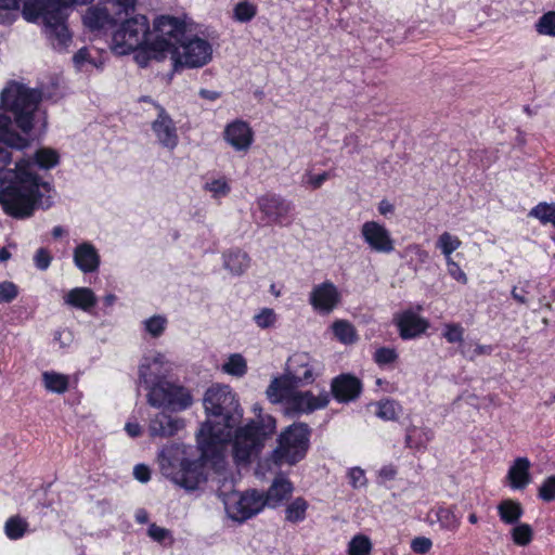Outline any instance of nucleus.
Here are the masks:
<instances>
[{
    "label": "nucleus",
    "instance_id": "obj_1",
    "mask_svg": "<svg viewBox=\"0 0 555 555\" xmlns=\"http://www.w3.org/2000/svg\"><path fill=\"white\" fill-rule=\"evenodd\" d=\"M12 160L10 150L0 146V206L14 219L25 220L39 209L51 207L49 194L53 186L33 170L34 166L49 170L60 164V154L51 147H40L29 158H21L14 168H7Z\"/></svg>",
    "mask_w": 555,
    "mask_h": 555
},
{
    "label": "nucleus",
    "instance_id": "obj_2",
    "mask_svg": "<svg viewBox=\"0 0 555 555\" xmlns=\"http://www.w3.org/2000/svg\"><path fill=\"white\" fill-rule=\"evenodd\" d=\"M208 420L196 434V442L203 459L215 456L223 442L243 417L236 393L228 385H215L204 396Z\"/></svg>",
    "mask_w": 555,
    "mask_h": 555
},
{
    "label": "nucleus",
    "instance_id": "obj_3",
    "mask_svg": "<svg viewBox=\"0 0 555 555\" xmlns=\"http://www.w3.org/2000/svg\"><path fill=\"white\" fill-rule=\"evenodd\" d=\"M155 364L139 366L140 383L147 389V402L154 408H165L173 412L184 411L193 403L191 391L183 385L170 382Z\"/></svg>",
    "mask_w": 555,
    "mask_h": 555
},
{
    "label": "nucleus",
    "instance_id": "obj_4",
    "mask_svg": "<svg viewBox=\"0 0 555 555\" xmlns=\"http://www.w3.org/2000/svg\"><path fill=\"white\" fill-rule=\"evenodd\" d=\"M41 93L15 80H10L0 92V108L13 115L16 127L25 134L34 128L35 114Z\"/></svg>",
    "mask_w": 555,
    "mask_h": 555
},
{
    "label": "nucleus",
    "instance_id": "obj_5",
    "mask_svg": "<svg viewBox=\"0 0 555 555\" xmlns=\"http://www.w3.org/2000/svg\"><path fill=\"white\" fill-rule=\"evenodd\" d=\"M276 421L271 415H259L235 430L233 453L237 462L247 463L263 449L266 441L275 433Z\"/></svg>",
    "mask_w": 555,
    "mask_h": 555
},
{
    "label": "nucleus",
    "instance_id": "obj_6",
    "mask_svg": "<svg viewBox=\"0 0 555 555\" xmlns=\"http://www.w3.org/2000/svg\"><path fill=\"white\" fill-rule=\"evenodd\" d=\"M310 438L311 428L307 423L291 424L279 435L278 444L270 455L271 462L278 467L298 464L307 456Z\"/></svg>",
    "mask_w": 555,
    "mask_h": 555
},
{
    "label": "nucleus",
    "instance_id": "obj_7",
    "mask_svg": "<svg viewBox=\"0 0 555 555\" xmlns=\"http://www.w3.org/2000/svg\"><path fill=\"white\" fill-rule=\"evenodd\" d=\"M173 451L172 448L162 451L163 469L176 485L188 491L196 490L207 479L204 463L201 460L178 459L173 455Z\"/></svg>",
    "mask_w": 555,
    "mask_h": 555
},
{
    "label": "nucleus",
    "instance_id": "obj_8",
    "mask_svg": "<svg viewBox=\"0 0 555 555\" xmlns=\"http://www.w3.org/2000/svg\"><path fill=\"white\" fill-rule=\"evenodd\" d=\"M152 31L150 22L145 15L138 14L125 20L113 34V42L119 49V53L127 54L135 50L151 54L150 43Z\"/></svg>",
    "mask_w": 555,
    "mask_h": 555
},
{
    "label": "nucleus",
    "instance_id": "obj_9",
    "mask_svg": "<svg viewBox=\"0 0 555 555\" xmlns=\"http://www.w3.org/2000/svg\"><path fill=\"white\" fill-rule=\"evenodd\" d=\"M185 37L186 25L182 20L162 15L154 21L150 52L155 59L165 57L167 53L176 52Z\"/></svg>",
    "mask_w": 555,
    "mask_h": 555
},
{
    "label": "nucleus",
    "instance_id": "obj_10",
    "mask_svg": "<svg viewBox=\"0 0 555 555\" xmlns=\"http://www.w3.org/2000/svg\"><path fill=\"white\" fill-rule=\"evenodd\" d=\"M70 5L74 4L67 3V0H36L24 4L23 14L30 22L42 17L44 30L57 29L67 25L64 9Z\"/></svg>",
    "mask_w": 555,
    "mask_h": 555
},
{
    "label": "nucleus",
    "instance_id": "obj_11",
    "mask_svg": "<svg viewBox=\"0 0 555 555\" xmlns=\"http://www.w3.org/2000/svg\"><path fill=\"white\" fill-rule=\"evenodd\" d=\"M170 54L175 56L177 64L195 68L206 65L211 60L212 48L205 39L196 36L191 39H186L185 37L178 44V50Z\"/></svg>",
    "mask_w": 555,
    "mask_h": 555
},
{
    "label": "nucleus",
    "instance_id": "obj_12",
    "mask_svg": "<svg viewBox=\"0 0 555 555\" xmlns=\"http://www.w3.org/2000/svg\"><path fill=\"white\" fill-rule=\"evenodd\" d=\"M330 397L340 404L357 401L364 389L363 382L352 373H340L330 384Z\"/></svg>",
    "mask_w": 555,
    "mask_h": 555
},
{
    "label": "nucleus",
    "instance_id": "obj_13",
    "mask_svg": "<svg viewBox=\"0 0 555 555\" xmlns=\"http://www.w3.org/2000/svg\"><path fill=\"white\" fill-rule=\"evenodd\" d=\"M361 236L372 251L388 255L395 250L391 233L377 221H365L361 227Z\"/></svg>",
    "mask_w": 555,
    "mask_h": 555
},
{
    "label": "nucleus",
    "instance_id": "obj_14",
    "mask_svg": "<svg viewBox=\"0 0 555 555\" xmlns=\"http://www.w3.org/2000/svg\"><path fill=\"white\" fill-rule=\"evenodd\" d=\"M267 506L262 492L250 489L243 492L237 502L231 507L230 517L238 522L259 514Z\"/></svg>",
    "mask_w": 555,
    "mask_h": 555
},
{
    "label": "nucleus",
    "instance_id": "obj_15",
    "mask_svg": "<svg viewBox=\"0 0 555 555\" xmlns=\"http://www.w3.org/2000/svg\"><path fill=\"white\" fill-rule=\"evenodd\" d=\"M340 293L331 281L315 285L309 296L313 310L320 314H330L340 302Z\"/></svg>",
    "mask_w": 555,
    "mask_h": 555
},
{
    "label": "nucleus",
    "instance_id": "obj_16",
    "mask_svg": "<svg viewBox=\"0 0 555 555\" xmlns=\"http://www.w3.org/2000/svg\"><path fill=\"white\" fill-rule=\"evenodd\" d=\"M259 210L266 216L268 222L284 224L288 221L292 204L282 196L267 193L257 199Z\"/></svg>",
    "mask_w": 555,
    "mask_h": 555
},
{
    "label": "nucleus",
    "instance_id": "obj_17",
    "mask_svg": "<svg viewBox=\"0 0 555 555\" xmlns=\"http://www.w3.org/2000/svg\"><path fill=\"white\" fill-rule=\"evenodd\" d=\"M393 323L403 340L420 337L429 327V322L411 309L395 314Z\"/></svg>",
    "mask_w": 555,
    "mask_h": 555
},
{
    "label": "nucleus",
    "instance_id": "obj_18",
    "mask_svg": "<svg viewBox=\"0 0 555 555\" xmlns=\"http://www.w3.org/2000/svg\"><path fill=\"white\" fill-rule=\"evenodd\" d=\"M154 106L158 113L152 122V130L163 146L173 150L179 142L176 124L160 104L155 103Z\"/></svg>",
    "mask_w": 555,
    "mask_h": 555
},
{
    "label": "nucleus",
    "instance_id": "obj_19",
    "mask_svg": "<svg viewBox=\"0 0 555 555\" xmlns=\"http://www.w3.org/2000/svg\"><path fill=\"white\" fill-rule=\"evenodd\" d=\"M330 393L322 391L314 396L312 391H296L289 398V409L296 413L310 414L317 410L325 409L330 404Z\"/></svg>",
    "mask_w": 555,
    "mask_h": 555
},
{
    "label": "nucleus",
    "instance_id": "obj_20",
    "mask_svg": "<svg viewBox=\"0 0 555 555\" xmlns=\"http://www.w3.org/2000/svg\"><path fill=\"white\" fill-rule=\"evenodd\" d=\"M224 140L236 151H247L254 142V131L243 119L229 122L223 131Z\"/></svg>",
    "mask_w": 555,
    "mask_h": 555
},
{
    "label": "nucleus",
    "instance_id": "obj_21",
    "mask_svg": "<svg viewBox=\"0 0 555 555\" xmlns=\"http://www.w3.org/2000/svg\"><path fill=\"white\" fill-rule=\"evenodd\" d=\"M73 258L75 266L83 273H93L101 264L100 254L90 242L78 244L74 249Z\"/></svg>",
    "mask_w": 555,
    "mask_h": 555
},
{
    "label": "nucleus",
    "instance_id": "obj_22",
    "mask_svg": "<svg viewBox=\"0 0 555 555\" xmlns=\"http://www.w3.org/2000/svg\"><path fill=\"white\" fill-rule=\"evenodd\" d=\"M294 491L293 482L285 477H275L267 491H262L268 507L276 508L287 501Z\"/></svg>",
    "mask_w": 555,
    "mask_h": 555
},
{
    "label": "nucleus",
    "instance_id": "obj_23",
    "mask_svg": "<svg viewBox=\"0 0 555 555\" xmlns=\"http://www.w3.org/2000/svg\"><path fill=\"white\" fill-rule=\"evenodd\" d=\"M289 375L295 384L309 385L314 382L313 366L310 364L308 353H295L288 359Z\"/></svg>",
    "mask_w": 555,
    "mask_h": 555
},
{
    "label": "nucleus",
    "instance_id": "obj_24",
    "mask_svg": "<svg viewBox=\"0 0 555 555\" xmlns=\"http://www.w3.org/2000/svg\"><path fill=\"white\" fill-rule=\"evenodd\" d=\"M183 425L181 418H175L166 413H158L151 420L149 429L152 437L167 438L175 436Z\"/></svg>",
    "mask_w": 555,
    "mask_h": 555
},
{
    "label": "nucleus",
    "instance_id": "obj_25",
    "mask_svg": "<svg viewBox=\"0 0 555 555\" xmlns=\"http://www.w3.org/2000/svg\"><path fill=\"white\" fill-rule=\"evenodd\" d=\"M296 386L294 378L289 374H285L273 378L266 392L271 402L279 403L286 400L289 406V398L296 392L294 391Z\"/></svg>",
    "mask_w": 555,
    "mask_h": 555
},
{
    "label": "nucleus",
    "instance_id": "obj_26",
    "mask_svg": "<svg viewBox=\"0 0 555 555\" xmlns=\"http://www.w3.org/2000/svg\"><path fill=\"white\" fill-rule=\"evenodd\" d=\"M531 463L527 457H517L507 472V480L512 489L522 490L531 482Z\"/></svg>",
    "mask_w": 555,
    "mask_h": 555
},
{
    "label": "nucleus",
    "instance_id": "obj_27",
    "mask_svg": "<svg viewBox=\"0 0 555 555\" xmlns=\"http://www.w3.org/2000/svg\"><path fill=\"white\" fill-rule=\"evenodd\" d=\"M12 119L0 114V146L5 149L24 150L29 145V139L21 135L11 128Z\"/></svg>",
    "mask_w": 555,
    "mask_h": 555
},
{
    "label": "nucleus",
    "instance_id": "obj_28",
    "mask_svg": "<svg viewBox=\"0 0 555 555\" xmlns=\"http://www.w3.org/2000/svg\"><path fill=\"white\" fill-rule=\"evenodd\" d=\"M64 302L85 312H90L95 307L98 298L89 287H75L64 296Z\"/></svg>",
    "mask_w": 555,
    "mask_h": 555
},
{
    "label": "nucleus",
    "instance_id": "obj_29",
    "mask_svg": "<svg viewBox=\"0 0 555 555\" xmlns=\"http://www.w3.org/2000/svg\"><path fill=\"white\" fill-rule=\"evenodd\" d=\"M463 331L461 327L453 325V341H459V351L461 354L469 360H474L478 356H489L492 352V347L489 345H479L474 340L463 338Z\"/></svg>",
    "mask_w": 555,
    "mask_h": 555
},
{
    "label": "nucleus",
    "instance_id": "obj_30",
    "mask_svg": "<svg viewBox=\"0 0 555 555\" xmlns=\"http://www.w3.org/2000/svg\"><path fill=\"white\" fill-rule=\"evenodd\" d=\"M500 519L506 525H516L524 515V508L518 501L506 499L498 505Z\"/></svg>",
    "mask_w": 555,
    "mask_h": 555
},
{
    "label": "nucleus",
    "instance_id": "obj_31",
    "mask_svg": "<svg viewBox=\"0 0 555 555\" xmlns=\"http://www.w3.org/2000/svg\"><path fill=\"white\" fill-rule=\"evenodd\" d=\"M223 257L224 267L233 274H242L249 267V256L240 248L228 250Z\"/></svg>",
    "mask_w": 555,
    "mask_h": 555
},
{
    "label": "nucleus",
    "instance_id": "obj_32",
    "mask_svg": "<svg viewBox=\"0 0 555 555\" xmlns=\"http://www.w3.org/2000/svg\"><path fill=\"white\" fill-rule=\"evenodd\" d=\"M431 439V431L427 428L410 426L405 434V446L410 449L421 450L426 448Z\"/></svg>",
    "mask_w": 555,
    "mask_h": 555
},
{
    "label": "nucleus",
    "instance_id": "obj_33",
    "mask_svg": "<svg viewBox=\"0 0 555 555\" xmlns=\"http://www.w3.org/2000/svg\"><path fill=\"white\" fill-rule=\"evenodd\" d=\"M309 508L308 501L302 496L295 498L285 508V520L291 524H298L306 519Z\"/></svg>",
    "mask_w": 555,
    "mask_h": 555
},
{
    "label": "nucleus",
    "instance_id": "obj_34",
    "mask_svg": "<svg viewBox=\"0 0 555 555\" xmlns=\"http://www.w3.org/2000/svg\"><path fill=\"white\" fill-rule=\"evenodd\" d=\"M334 336L345 345L354 344L358 340V334L354 326L346 320H337L332 324Z\"/></svg>",
    "mask_w": 555,
    "mask_h": 555
},
{
    "label": "nucleus",
    "instance_id": "obj_35",
    "mask_svg": "<svg viewBox=\"0 0 555 555\" xmlns=\"http://www.w3.org/2000/svg\"><path fill=\"white\" fill-rule=\"evenodd\" d=\"M42 382L47 390L55 393L66 392L69 386L68 376L56 372H44Z\"/></svg>",
    "mask_w": 555,
    "mask_h": 555
},
{
    "label": "nucleus",
    "instance_id": "obj_36",
    "mask_svg": "<svg viewBox=\"0 0 555 555\" xmlns=\"http://www.w3.org/2000/svg\"><path fill=\"white\" fill-rule=\"evenodd\" d=\"M44 34L53 49L57 51L66 50L72 42V34L67 25L61 26L57 29L51 28L49 30H44Z\"/></svg>",
    "mask_w": 555,
    "mask_h": 555
},
{
    "label": "nucleus",
    "instance_id": "obj_37",
    "mask_svg": "<svg viewBox=\"0 0 555 555\" xmlns=\"http://www.w3.org/2000/svg\"><path fill=\"white\" fill-rule=\"evenodd\" d=\"M27 529L28 522L18 515L10 517L4 525L5 535L14 541L23 538Z\"/></svg>",
    "mask_w": 555,
    "mask_h": 555
},
{
    "label": "nucleus",
    "instance_id": "obj_38",
    "mask_svg": "<svg viewBox=\"0 0 555 555\" xmlns=\"http://www.w3.org/2000/svg\"><path fill=\"white\" fill-rule=\"evenodd\" d=\"M258 12V7L249 0L237 2L233 8V20L240 23L250 22Z\"/></svg>",
    "mask_w": 555,
    "mask_h": 555
},
{
    "label": "nucleus",
    "instance_id": "obj_39",
    "mask_svg": "<svg viewBox=\"0 0 555 555\" xmlns=\"http://www.w3.org/2000/svg\"><path fill=\"white\" fill-rule=\"evenodd\" d=\"M222 370L232 376L242 377L247 372V363L245 358L240 353H233L222 365Z\"/></svg>",
    "mask_w": 555,
    "mask_h": 555
},
{
    "label": "nucleus",
    "instance_id": "obj_40",
    "mask_svg": "<svg viewBox=\"0 0 555 555\" xmlns=\"http://www.w3.org/2000/svg\"><path fill=\"white\" fill-rule=\"evenodd\" d=\"M513 542L518 546H527L533 539L532 527L525 522L514 525L511 530Z\"/></svg>",
    "mask_w": 555,
    "mask_h": 555
},
{
    "label": "nucleus",
    "instance_id": "obj_41",
    "mask_svg": "<svg viewBox=\"0 0 555 555\" xmlns=\"http://www.w3.org/2000/svg\"><path fill=\"white\" fill-rule=\"evenodd\" d=\"M530 217H534L543 224L551 223L555 227V203H540L529 211Z\"/></svg>",
    "mask_w": 555,
    "mask_h": 555
},
{
    "label": "nucleus",
    "instance_id": "obj_42",
    "mask_svg": "<svg viewBox=\"0 0 555 555\" xmlns=\"http://www.w3.org/2000/svg\"><path fill=\"white\" fill-rule=\"evenodd\" d=\"M372 542L369 537L364 534L354 535L348 545L349 555H370L372 551Z\"/></svg>",
    "mask_w": 555,
    "mask_h": 555
},
{
    "label": "nucleus",
    "instance_id": "obj_43",
    "mask_svg": "<svg viewBox=\"0 0 555 555\" xmlns=\"http://www.w3.org/2000/svg\"><path fill=\"white\" fill-rule=\"evenodd\" d=\"M253 320L259 328L267 330L275 325L278 315L272 308H262Z\"/></svg>",
    "mask_w": 555,
    "mask_h": 555
},
{
    "label": "nucleus",
    "instance_id": "obj_44",
    "mask_svg": "<svg viewBox=\"0 0 555 555\" xmlns=\"http://www.w3.org/2000/svg\"><path fill=\"white\" fill-rule=\"evenodd\" d=\"M540 35L555 37V11L544 13L535 24Z\"/></svg>",
    "mask_w": 555,
    "mask_h": 555
},
{
    "label": "nucleus",
    "instance_id": "obj_45",
    "mask_svg": "<svg viewBox=\"0 0 555 555\" xmlns=\"http://www.w3.org/2000/svg\"><path fill=\"white\" fill-rule=\"evenodd\" d=\"M167 319L163 315H153L144 321V328L152 337H159L166 330Z\"/></svg>",
    "mask_w": 555,
    "mask_h": 555
},
{
    "label": "nucleus",
    "instance_id": "obj_46",
    "mask_svg": "<svg viewBox=\"0 0 555 555\" xmlns=\"http://www.w3.org/2000/svg\"><path fill=\"white\" fill-rule=\"evenodd\" d=\"M399 356L395 348L379 347L373 354V360L378 366L391 364L398 360Z\"/></svg>",
    "mask_w": 555,
    "mask_h": 555
},
{
    "label": "nucleus",
    "instance_id": "obj_47",
    "mask_svg": "<svg viewBox=\"0 0 555 555\" xmlns=\"http://www.w3.org/2000/svg\"><path fill=\"white\" fill-rule=\"evenodd\" d=\"M204 189L210 192L214 198L224 197L231 192V186L225 178L214 179L207 182Z\"/></svg>",
    "mask_w": 555,
    "mask_h": 555
},
{
    "label": "nucleus",
    "instance_id": "obj_48",
    "mask_svg": "<svg viewBox=\"0 0 555 555\" xmlns=\"http://www.w3.org/2000/svg\"><path fill=\"white\" fill-rule=\"evenodd\" d=\"M376 415L383 421H396L398 417L396 402L391 399L378 401Z\"/></svg>",
    "mask_w": 555,
    "mask_h": 555
},
{
    "label": "nucleus",
    "instance_id": "obj_49",
    "mask_svg": "<svg viewBox=\"0 0 555 555\" xmlns=\"http://www.w3.org/2000/svg\"><path fill=\"white\" fill-rule=\"evenodd\" d=\"M18 286L11 281L0 282V304H10L18 296Z\"/></svg>",
    "mask_w": 555,
    "mask_h": 555
},
{
    "label": "nucleus",
    "instance_id": "obj_50",
    "mask_svg": "<svg viewBox=\"0 0 555 555\" xmlns=\"http://www.w3.org/2000/svg\"><path fill=\"white\" fill-rule=\"evenodd\" d=\"M539 498L544 502L555 500V475L547 477L539 488Z\"/></svg>",
    "mask_w": 555,
    "mask_h": 555
},
{
    "label": "nucleus",
    "instance_id": "obj_51",
    "mask_svg": "<svg viewBox=\"0 0 555 555\" xmlns=\"http://www.w3.org/2000/svg\"><path fill=\"white\" fill-rule=\"evenodd\" d=\"M52 259L53 258L51 253L49 251V249L44 247H40L39 249H37L34 256V262L36 268L42 271L47 270L50 267Z\"/></svg>",
    "mask_w": 555,
    "mask_h": 555
},
{
    "label": "nucleus",
    "instance_id": "obj_52",
    "mask_svg": "<svg viewBox=\"0 0 555 555\" xmlns=\"http://www.w3.org/2000/svg\"><path fill=\"white\" fill-rule=\"evenodd\" d=\"M433 546V542L429 538L426 537H416L411 541V550L415 554H426L430 551Z\"/></svg>",
    "mask_w": 555,
    "mask_h": 555
},
{
    "label": "nucleus",
    "instance_id": "obj_53",
    "mask_svg": "<svg viewBox=\"0 0 555 555\" xmlns=\"http://www.w3.org/2000/svg\"><path fill=\"white\" fill-rule=\"evenodd\" d=\"M437 247L444 255L447 266H451V233L444 232L437 242Z\"/></svg>",
    "mask_w": 555,
    "mask_h": 555
},
{
    "label": "nucleus",
    "instance_id": "obj_54",
    "mask_svg": "<svg viewBox=\"0 0 555 555\" xmlns=\"http://www.w3.org/2000/svg\"><path fill=\"white\" fill-rule=\"evenodd\" d=\"M349 483L353 488L365 486L366 477L364 470L360 467H352L348 472Z\"/></svg>",
    "mask_w": 555,
    "mask_h": 555
},
{
    "label": "nucleus",
    "instance_id": "obj_55",
    "mask_svg": "<svg viewBox=\"0 0 555 555\" xmlns=\"http://www.w3.org/2000/svg\"><path fill=\"white\" fill-rule=\"evenodd\" d=\"M147 534L152 540H154L158 543H162L167 538L171 537L170 531L168 529L159 527L156 524L150 525V527L147 529Z\"/></svg>",
    "mask_w": 555,
    "mask_h": 555
},
{
    "label": "nucleus",
    "instance_id": "obj_56",
    "mask_svg": "<svg viewBox=\"0 0 555 555\" xmlns=\"http://www.w3.org/2000/svg\"><path fill=\"white\" fill-rule=\"evenodd\" d=\"M133 475L137 480L147 482L151 479V470L144 464H138L133 468Z\"/></svg>",
    "mask_w": 555,
    "mask_h": 555
},
{
    "label": "nucleus",
    "instance_id": "obj_57",
    "mask_svg": "<svg viewBox=\"0 0 555 555\" xmlns=\"http://www.w3.org/2000/svg\"><path fill=\"white\" fill-rule=\"evenodd\" d=\"M330 179V173L327 171H324L322 173H319V175H312L309 177L308 179V183L309 185L313 189V190H317L319 188L322 186V184Z\"/></svg>",
    "mask_w": 555,
    "mask_h": 555
},
{
    "label": "nucleus",
    "instance_id": "obj_58",
    "mask_svg": "<svg viewBox=\"0 0 555 555\" xmlns=\"http://www.w3.org/2000/svg\"><path fill=\"white\" fill-rule=\"evenodd\" d=\"M90 53L87 48L79 49L73 56V61L77 66L83 65L86 62H90Z\"/></svg>",
    "mask_w": 555,
    "mask_h": 555
},
{
    "label": "nucleus",
    "instance_id": "obj_59",
    "mask_svg": "<svg viewBox=\"0 0 555 555\" xmlns=\"http://www.w3.org/2000/svg\"><path fill=\"white\" fill-rule=\"evenodd\" d=\"M135 3L137 0H115V4L126 14L134 10Z\"/></svg>",
    "mask_w": 555,
    "mask_h": 555
},
{
    "label": "nucleus",
    "instance_id": "obj_60",
    "mask_svg": "<svg viewBox=\"0 0 555 555\" xmlns=\"http://www.w3.org/2000/svg\"><path fill=\"white\" fill-rule=\"evenodd\" d=\"M125 429L132 438L139 437L142 434L141 426L138 423H127Z\"/></svg>",
    "mask_w": 555,
    "mask_h": 555
},
{
    "label": "nucleus",
    "instance_id": "obj_61",
    "mask_svg": "<svg viewBox=\"0 0 555 555\" xmlns=\"http://www.w3.org/2000/svg\"><path fill=\"white\" fill-rule=\"evenodd\" d=\"M395 206L386 199H383L378 204V212L383 216L393 212Z\"/></svg>",
    "mask_w": 555,
    "mask_h": 555
},
{
    "label": "nucleus",
    "instance_id": "obj_62",
    "mask_svg": "<svg viewBox=\"0 0 555 555\" xmlns=\"http://www.w3.org/2000/svg\"><path fill=\"white\" fill-rule=\"evenodd\" d=\"M134 519L138 524L144 525L149 522V513L144 508L137 509Z\"/></svg>",
    "mask_w": 555,
    "mask_h": 555
},
{
    "label": "nucleus",
    "instance_id": "obj_63",
    "mask_svg": "<svg viewBox=\"0 0 555 555\" xmlns=\"http://www.w3.org/2000/svg\"><path fill=\"white\" fill-rule=\"evenodd\" d=\"M199 95H201L202 99H206V100H209V101H216L217 99L220 98V92L212 91V90H207V89H202L199 91Z\"/></svg>",
    "mask_w": 555,
    "mask_h": 555
},
{
    "label": "nucleus",
    "instance_id": "obj_64",
    "mask_svg": "<svg viewBox=\"0 0 555 555\" xmlns=\"http://www.w3.org/2000/svg\"><path fill=\"white\" fill-rule=\"evenodd\" d=\"M396 469L392 467V466H384L380 472H379V475L382 477H384L385 479H388V480H391L395 478L396 476Z\"/></svg>",
    "mask_w": 555,
    "mask_h": 555
}]
</instances>
